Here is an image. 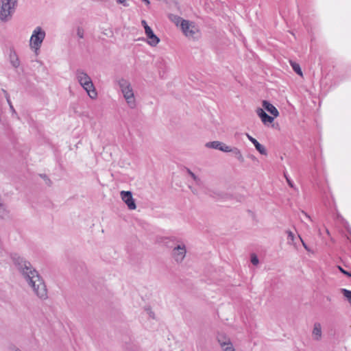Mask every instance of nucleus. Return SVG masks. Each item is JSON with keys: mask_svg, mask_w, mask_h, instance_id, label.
<instances>
[{"mask_svg": "<svg viewBox=\"0 0 351 351\" xmlns=\"http://www.w3.org/2000/svg\"><path fill=\"white\" fill-rule=\"evenodd\" d=\"M10 258L18 271L23 276L34 294L40 300H46L47 289L44 280L38 272L32 267L30 262L18 254H10Z\"/></svg>", "mask_w": 351, "mask_h": 351, "instance_id": "1", "label": "nucleus"}, {"mask_svg": "<svg viewBox=\"0 0 351 351\" xmlns=\"http://www.w3.org/2000/svg\"><path fill=\"white\" fill-rule=\"evenodd\" d=\"M78 82L86 91L88 95L91 99H95L97 97V93L95 88L94 84L90 76L83 70L77 69L75 73Z\"/></svg>", "mask_w": 351, "mask_h": 351, "instance_id": "2", "label": "nucleus"}, {"mask_svg": "<svg viewBox=\"0 0 351 351\" xmlns=\"http://www.w3.org/2000/svg\"><path fill=\"white\" fill-rule=\"evenodd\" d=\"M118 83L128 106L131 109L135 108L136 102L130 82L125 79L121 78L119 80Z\"/></svg>", "mask_w": 351, "mask_h": 351, "instance_id": "3", "label": "nucleus"}, {"mask_svg": "<svg viewBox=\"0 0 351 351\" xmlns=\"http://www.w3.org/2000/svg\"><path fill=\"white\" fill-rule=\"evenodd\" d=\"M17 0H1L0 4V20L2 21H9L14 12Z\"/></svg>", "mask_w": 351, "mask_h": 351, "instance_id": "4", "label": "nucleus"}, {"mask_svg": "<svg viewBox=\"0 0 351 351\" xmlns=\"http://www.w3.org/2000/svg\"><path fill=\"white\" fill-rule=\"evenodd\" d=\"M45 36V32L40 27H36L34 29L29 43L31 47L34 49L35 51H37L40 48Z\"/></svg>", "mask_w": 351, "mask_h": 351, "instance_id": "5", "label": "nucleus"}, {"mask_svg": "<svg viewBox=\"0 0 351 351\" xmlns=\"http://www.w3.org/2000/svg\"><path fill=\"white\" fill-rule=\"evenodd\" d=\"M180 27L184 34L187 38L195 40L199 36V32H198L197 27L193 23H190L187 20H183Z\"/></svg>", "mask_w": 351, "mask_h": 351, "instance_id": "6", "label": "nucleus"}, {"mask_svg": "<svg viewBox=\"0 0 351 351\" xmlns=\"http://www.w3.org/2000/svg\"><path fill=\"white\" fill-rule=\"evenodd\" d=\"M186 253V246L184 244L181 243L173 247L172 250V256L176 262L180 263L184 258Z\"/></svg>", "mask_w": 351, "mask_h": 351, "instance_id": "7", "label": "nucleus"}, {"mask_svg": "<svg viewBox=\"0 0 351 351\" xmlns=\"http://www.w3.org/2000/svg\"><path fill=\"white\" fill-rule=\"evenodd\" d=\"M122 200L125 203L130 210H134L136 208L132 194L130 191H122L121 192Z\"/></svg>", "mask_w": 351, "mask_h": 351, "instance_id": "8", "label": "nucleus"}, {"mask_svg": "<svg viewBox=\"0 0 351 351\" xmlns=\"http://www.w3.org/2000/svg\"><path fill=\"white\" fill-rule=\"evenodd\" d=\"M145 34L147 38V43L152 46H156L160 42L159 38L154 33L153 30L149 26L145 27Z\"/></svg>", "mask_w": 351, "mask_h": 351, "instance_id": "9", "label": "nucleus"}, {"mask_svg": "<svg viewBox=\"0 0 351 351\" xmlns=\"http://www.w3.org/2000/svg\"><path fill=\"white\" fill-rule=\"evenodd\" d=\"M256 112L257 115L261 118V121L264 125L271 123L274 120L273 117L268 115L261 108H258L256 110Z\"/></svg>", "mask_w": 351, "mask_h": 351, "instance_id": "10", "label": "nucleus"}, {"mask_svg": "<svg viewBox=\"0 0 351 351\" xmlns=\"http://www.w3.org/2000/svg\"><path fill=\"white\" fill-rule=\"evenodd\" d=\"M206 147L211 149H218L223 152H228L229 150L228 145L218 141L208 142L206 144Z\"/></svg>", "mask_w": 351, "mask_h": 351, "instance_id": "11", "label": "nucleus"}, {"mask_svg": "<svg viewBox=\"0 0 351 351\" xmlns=\"http://www.w3.org/2000/svg\"><path fill=\"white\" fill-rule=\"evenodd\" d=\"M225 341H221V337L218 338V342L223 351H235V349L228 337H224Z\"/></svg>", "mask_w": 351, "mask_h": 351, "instance_id": "12", "label": "nucleus"}, {"mask_svg": "<svg viewBox=\"0 0 351 351\" xmlns=\"http://www.w3.org/2000/svg\"><path fill=\"white\" fill-rule=\"evenodd\" d=\"M262 106L265 110L269 112L274 117H277L279 115V112L277 108L271 104L270 102L266 100H263Z\"/></svg>", "mask_w": 351, "mask_h": 351, "instance_id": "13", "label": "nucleus"}, {"mask_svg": "<svg viewBox=\"0 0 351 351\" xmlns=\"http://www.w3.org/2000/svg\"><path fill=\"white\" fill-rule=\"evenodd\" d=\"M246 136L247 138L253 143L256 149L259 152L260 154L266 155L267 151L266 149L263 145L260 144L254 138L249 135L248 134H246Z\"/></svg>", "mask_w": 351, "mask_h": 351, "instance_id": "14", "label": "nucleus"}, {"mask_svg": "<svg viewBox=\"0 0 351 351\" xmlns=\"http://www.w3.org/2000/svg\"><path fill=\"white\" fill-rule=\"evenodd\" d=\"M10 62L14 68H18L20 65L19 57L14 50H10Z\"/></svg>", "mask_w": 351, "mask_h": 351, "instance_id": "15", "label": "nucleus"}, {"mask_svg": "<svg viewBox=\"0 0 351 351\" xmlns=\"http://www.w3.org/2000/svg\"><path fill=\"white\" fill-rule=\"evenodd\" d=\"M228 149L229 150L228 152H232L240 162H244V158L240 149H239L237 147H231L230 146H228Z\"/></svg>", "mask_w": 351, "mask_h": 351, "instance_id": "16", "label": "nucleus"}, {"mask_svg": "<svg viewBox=\"0 0 351 351\" xmlns=\"http://www.w3.org/2000/svg\"><path fill=\"white\" fill-rule=\"evenodd\" d=\"M313 336L315 340H319L322 337V326L319 323H315L314 324Z\"/></svg>", "mask_w": 351, "mask_h": 351, "instance_id": "17", "label": "nucleus"}, {"mask_svg": "<svg viewBox=\"0 0 351 351\" xmlns=\"http://www.w3.org/2000/svg\"><path fill=\"white\" fill-rule=\"evenodd\" d=\"M286 233L287 234V243L289 245H295V237L294 234L291 230H287Z\"/></svg>", "mask_w": 351, "mask_h": 351, "instance_id": "18", "label": "nucleus"}, {"mask_svg": "<svg viewBox=\"0 0 351 351\" xmlns=\"http://www.w3.org/2000/svg\"><path fill=\"white\" fill-rule=\"evenodd\" d=\"M2 91L4 93V95H5V98H6L8 104H9L10 110L13 112H15V110H14V106H13V105H12V104L11 102V100H10V95H9L8 93L5 90H4V89H2Z\"/></svg>", "mask_w": 351, "mask_h": 351, "instance_id": "19", "label": "nucleus"}, {"mask_svg": "<svg viewBox=\"0 0 351 351\" xmlns=\"http://www.w3.org/2000/svg\"><path fill=\"white\" fill-rule=\"evenodd\" d=\"M291 66L293 71L298 75H302V72L300 65L298 63L291 62Z\"/></svg>", "mask_w": 351, "mask_h": 351, "instance_id": "20", "label": "nucleus"}, {"mask_svg": "<svg viewBox=\"0 0 351 351\" xmlns=\"http://www.w3.org/2000/svg\"><path fill=\"white\" fill-rule=\"evenodd\" d=\"M341 292L343 293L344 297L346 298L349 303L351 304V291L342 289Z\"/></svg>", "mask_w": 351, "mask_h": 351, "instance_id": "21", "label": "nucleus"}, {"mask_svg": "<svg viewBox=\"0 0 351 351\" xmlns=\"http://www.w3.org/2000/svg\"><path fill=\"white\" fill-rule=\"evenodd\" d=\"M186 171L187 173L191 176L193 180L196 182V184H199L201 182L200 179L197 176H195V174L193 173L189 169H187Z\"/></svg>", "mask_w": 351, "mask_h": 351, "instance_id": "22", "label": "nucleus"}, {"mask_svg": "<svg viewBox=\"0 0 351 351\" xmlns=\"http://www.w3.org/2000/svg\"><path fill=\"white\" fill-rule=\"evenodd\" d=\"M285 178L286 179V181L288 184V185L291 187L292 189H295V186L294 185L293 181L290 179V178L288 176V175L286 173H284Z\"/></svg>", "mask_w": 351, "mask_h": 351, "instance_id": "23", "label": "nucleus"}, {"mask_svg": "<svg viewBox=\"0 0 351 351\" xmlns=\"http://www.w3.org/2000/svg\"><path fill=\"white\" fill-rule=\"evenodd\" d=\"M184 19H182L181 17L180 16H173V19H172V21L177 25H178V24L180 23V24L182 23V21H183Z\"/></svg>", "mask_w": 351, "mask_h": 351, "instance_id": "24", "label": "nucleus"}, {"mask_svg": "<svg viewBox=\"0 0 351 351\" xmlns=\"http://www.w3.org/2000/svg\"><path fill=\"white\" fill-rule=\"evenodd\" d=\"M258 257L255 255V254H252L251 256V263L254 265H256L258 264Z\"/></svg>", "mask_w": 351, "mask_h": 351, "instance_id": "25", "label": "nucleus"}, {"mask_svg": "<svg viewBox=\"0 0 351 351\" xmlns=\"http://www.w3.org/2000/svg\"><path fill=\"white\" fill-rule=\"evenodd\" d=\"M77 35L79 38H84V31L82 28L78 27L77 30Z\"/></svg>", "mask_w": 351, "mask_h": 351, "instance_id": "26", "label": "nucleus"}, {"mask_svg": "<svg viewBox=\"0 0 351 351\" xmlns=\"http://www.w3.org/2000/svg\"><path fill=\"white\" fill-rule=\"evenodd\" d=\"M147 311V313L149 316V317L152 318V319H155V314L152 311V309L150 308H146Z\"/></svg>", "mask_w": 351, "mask_h": 351, "instance_id": "27", "label": "nucleus"}, {"mask_svg": "<svg viewBox=\"0 0 351 351\" xmlns=\"http://www.w3.org/2000/svg\"><path fill=\"white\" fill-rule=\"evenodd\" d=\"M117 3L119 4H122L125 7H128L129 4L127 2V0H116Z\"/></svg>", "mask_w": 351, "mask_h": 351, "instance_id": "28", "label": "nucleus"}, {"mask_svg": "<svg viewBox=\"0 0 351 351\" xmlns=\"http://www.w3.org/2000/svg\"><path fill=\"white\" fill-rule=\"evenodd\" d=\"M338 268H339V269L340 270V271L341 273H343V274H345V275H346L348 276L351 277V273L344 270L341 266H338Z\"/></svg>", "mask_w": 351, "mask_h": 351, "instance_id": "29", "label": "nucleus"}, {"mask_svg": "<svg viewBox=\"0 0 351 351\" xmlns=\"http://www.w3.org/2000/svg\"><path fill=\"white\" fill-rule=\"evenodd\" d=\"M298 237H299V239H300V241H302V245H303L304 247L306 250H308V247H307L306 244L303 241V240L302 239V238L300 237V235H298Z\"/></svg>", "mask_w": 351, "mask_h": 351, "instance_id": "30", "label": "nucleus"}, {"mask_svg": "<svg viewBox=\"0 0 351 351\" xmlns=\"http://www.w3.org/2000/svg\"><path fill=\"white\" fill-rule=\"evenodd\" d=\"M142 25L144 27V29H145V27L149 26L147 23V22L145 20H143L141 21Z\"/></svg>", "mask_w": 351, "mask_h": 351, "instance_id": "31", "label": "nucleus"}, {"mask_svg": "<svg viewBox=\"0 0 351 351\" xmlns=\"http://www.w3.org/2000/svg\"><path fill=\"white\" fill-rule=\"evenodd\" d=\"M219 337H221V341H225L224 337H226V336H223V335H219V336L217 337V339H218Z\"/></svg>", "mask_w": 351, "mask_h": 351, "instance_id": "32", "label": "nucleus"}, {"mask_svg": "<svg viewBox=\"0 0 351 351\" xmlns=\"http://www.w3.org/2000/svg\"><path fill=\"white\" fill-rule=\"evenodd\" d=\"M12 351H21V350L19 349H18V348H14L12 349Z\"/></svg>", "mask_w": 351, "mask_h": 351, "instance_id": "33", "label": "nucleus"}, {"mask_svg": "<svg viewBox=\"0 0 351 351\" xmlns=\"http://www.w3.org/2000/svg\"><path fill=\"white\" fill-rule=\"evenodd\" d=\"M1 114H2V110H1V109H0V121H1Z\"/></svg>", "mask_w": 351, "mask_h": 351, "instance_id": "34", "label": "nucleus"}, {"mask_svg": "<svg viewBox=\"0 0 351 351\" xmlns=\"http://www.w3.org/2000/svg\"><path fill=\"white\" fill-rule=\"evenodd\" d=\"M43 178H47V176L46 175H44V176H41Z\"/></svg>", "mask_w": 351, "mask_h": 351, "instance_id": "35", "label": "nucleus"}, {"mask_svg": "<svg viewBox=\"0 0 351 351\" xmlns=\"http://www.w3.org/2000/svg\"><path fill=\"white\" fill-rule=\"evenodd\" d=\"M304 214H305V215H306L308 218H309V219H310V216L307 215L306 213H304Z\"/></svg>", "mask_w": 351, "mask_h": 351, "instance_id": "36", "label": "nucleus"}, {"mask_svg": "<svg viewBox=\"0 0 351 351\" xmlns=\"http://www.w3.org/2000/svg\"><path fill=\"white\" fill-rule=\"evenodd\" d=\"M47 181L49 182V183H51V180L48 178H47Z\"/></svg>", "mask_w": 351, "mask_h": 351, "instance_id": "37", "label": "nucleus"}]
</instances>
